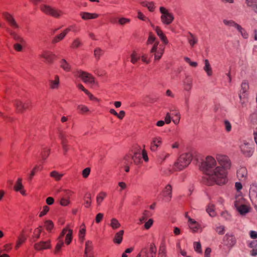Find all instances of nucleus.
<instances>
[{
	"label": "nucleus",
	"instance_id": "69168bd1",
	"mask_svg": "<svg viewBox=\"0 0 257 257\" xmlns=\"http://www.w3.org/2000/svg\"><path fill=\"white\" fill-rule=\"evenodd\" d=\"M138 18L142 20V21H149V19L147 18L146 16H144V15L141 12H138Z\"/></svg>",
	"mask_w": 257,
	"mask_h": 257
},
{
	"label": "nucleus",
	"instance_id": "8fccbe9b",
	"mask_svg": "<svg viewBox=\"0 0 257 257\" xmlns=\"http://www.w3.org/2000/svg\"><path fill=\"white\" fill-rule=\"evenodd\" d=\"M133 163L132 155H128L124 157L123 159V164L125 165H128Z\"/></svg>",
	"mask_w": 257,
	"mask_h": 257
},
{
	"label": "nucleus",
	"instance_id": "f704fd0d",
	"mask_svg": "<svg viewBox=\"0 0 257 257\" xmlns=\"http://www.w3.org/2000/svg\"><path fill=\"white\" fill-rule=\"evenodd\" d=\"M141 5L147 7L150 12H153L155 8L154 3L152 2L144 1L141 3Z\"/></svg>",
	"mask_w": 257,
	"mask_h": 257
},
{
	"label": "nucleus",
	"instance_id": "de8ad7c7",
	"mask_svg": "<svg viewBox=\"0 0 257 257\" xmlns=\"http://www.w3.org/2000/svg\"><path fill=\"white\" fill-rule=\"evenodd\" d=\"M206 211L210 216L213 217L216 215L214 210V206L213 205H209L206 209Z\"/></svg>",
	"mask_w": 257,
	"mask_h": 257
},
{
	"label": "nucleus",
	"instance_id": "1a4fd4ad",
	"mask_svg": "<svg viewBox=\"0 0 257 257\" xmlns=\"http://www.w3.org/2000/svg\"><path fill=\"white\" fill-rule=\"evenodd\" d=\"M3 16L12 28L14 29H19L20 28L14 16L11 14L4 12L3 13Z\"/></svg>",
	"mask_w": 257,
	"mask_h": 257
},
{
	"label": "nucleus",
	"instance_id": "bb28decb",
	"mask_svg": "<svg viewBox=\"0 0 257 257\" xmlns=\"http://www.w3.org/2000/svg\"><path fill=\"white\" fill-rule=\"evenodd\" d=\"M247 170L245 168H241L237 170V176L240 180H244L245 179L247 176Z\"/></svg>",
	"mask_w": 257,
	"mask_h": 257
},
{
	"label": "nucleus",
	"instance_id": "0e129e2a",
	"mask_svg": "<svg viewBox=\"0 0 257 257\" xmlns=\"http://www.w3.org/2000/svg\"><path fill=\"white\" fill-rule=\"evenodd\" d=\"M131 20L127 18H120L118 20V23L121 25H124L126 24L130 23Z\"/></svg>",
	"mask_w": 257,
	"mask_h": 257
},
{
	"label": "nucleus",
	"instance_id": "39448f33",
	"mask_svg": "<svg viewBox=\"0 0 257 257\" xmlns=\"http://www.w3.org/2000/svg\"><path fill=\"white\" fill-rule=\"evenodd\" d=\"M75 76L80 78L85 83L93 84L95 83L94 77L90 73L80 70L74 72Z\"/></svg>",
	"mask_w": 257,
	"mask_h": 257
},
{
	"label": "nucleus",
	"instance_id": "9d476101",
	"mask_svg": "<svg viewBox=\"0 0 257 257\" xmlns=\"http://www.w3.org/2000/svg\"><path fill=\"white\" fill-rule=\"evenodd\" d=\"M249 197L257 211V185L252 184L249 189Z\"/></svg>",
	"mask_w": 257,
	"mask_h": 257
},
{
	"label": "nucleus",
	"instance_id": "864d4df0",
	"mask_svg": "<svg viewBox=\"0 0 257 257\" xmlns=\"http://www.w3.org/2000/svg\"><path fill=\"white\" fill-rule=\"evenodd\" d=\"M70 203V201L68 199L62 197L60 200V204L61 206H66Z\"/></svg>",
	"mask_w": 257,
	"mask_h": 257
},
{
	"label": "nucleus",
	"instance_id": "4d7b16f0",
	"mask_svg": "<svg viewBox=\"0 0 257 257\" xmlns=\"http://www.w3.org/2000/svg\"><path fill=\"white\" fill-rule=\"evenodd\" d=\"M194 248L195 250L199 253L202 252L201 250V245L199 242H194Z\"/></svg>",
	"mask_w": 257,
	"mask_h": 257
},
{
	"label": "nucleus",
	"instance_id": "b1692460",
	"mask_svg": "<svg viewBox=\"0 0 257 257\" xmlns=\"http://www.w3.org/2000/svg\"><path fill=\"white\" fill-rule=\"evenodd\" d=\"M50 247V241H41L35 244V248L37 250L45 249Z\"/></svg>",
	"mask_w": 257,
	"mask_h": 257
},
{
	"label": "nucleus",
	"instance_id": "72a5a7b5",
	"mask_svg": "<svg viewBox=\"0 0 257 257\" xmlns=\"http://www.w3.org/2000/svg\"><path fill=\"white\" fill-rule=\"evenodd\" d=\"M59 138L61 140V144L62 145L63 149L64 151L66 152L68 151V141L66 140V137L65 135L63 134H60L59 135Z\"/></svg>",
	"mask_w": 257,
	"mask_h": 257
},
{
	"label": "nucleus",
	"instance_id": "a878e982",
	"mask_svg": "<svg viewBox=\"0 0 257 257\" xmlns=\"http://www.w3.org/2000/svg\"><path fill=\"white\" fill-rule=\"evenodd\" d=\"M184 88L187 91H190L192 87V79L188 77L183 81Z\"/></svg>",
	"mask_w": 257,
	"mask_h": 257
},
{
	"label": "nucleus",
	"instance_id": "052dcab7",
	"mask_svg": "<svg viewBox=\"0 0 257 257\" xmlns=\"http://www.w3.org/2000/svg\"><path fill=\"white\" fill-rule=\"evenodd\" d=\"M236 204H237L239 206L244 204V200L242 197H238L236 198L234 201V206L235 207L236 205Z\"/></svg>",
	"mask_w": 257,
	"mask_h": 257
},
{
	"label": "nucleus",
	"instance_id": "5fc2aeb1",
	"mask_svg": "<svg viewBox=\"0 0 257 257\" xmlns=\"http://www.w3.org/2000/svg\"><path fill=\"white\" fill-rule=\"evenodd\" d=\"M77 108L81 113H86L89 111V108L84 105H79L77 106Z\"/></svg>",
	"mask_w": 257,
	"mask_h": 257
},
{
	"label": "nucleus",
	"instance_id": "ea45409f",
	"mask_svg": "<svg viewBox=\"0 0 257 257\" xmlns=\"http://www.w3.org/2000/svg\"><path fill=\"white\" fill-rule=\"evenodd\" d=\"M110 226L112 229H116L120 226V224L117 219L115 218H113L110 220Z\"/></svg>",
	"mask_w": 257,
	"mask_h": 257
},
{
	"label": "nucleus",
	"instance_id": "4be33fe9",
	"mask_svg": "<svg viewBox=\"0 0 257 257\" xmlns=\"http://www.w3.org/2000/svg\"><path fill=\"white\" fill-rule=\"evenodd\" d=\"M236 208L241 215H244L250 211V207L243 204L241 205L236 204Z\"/></svg>",
	"mask_w": 257,
	"mask_h": 257
},
{
	"label": "nucleus",
	"instance_id": "c03bdc74",
	"mask_svg": "<svg viewBox=\"0 0 257 257\" xmlns=\"http://www.w3.org/2000/svg\"><path fill=\"white\" fill-rule=\"evenodd\" d=\"M84 200L85 207L87 208L89 207L91 204V195L90 193H87L85 195Z\"/></svg>",
	"mask_w": 257,
	"mask_h": 257
},
{
	"label": "nucleus",
	"instance_id": "79ce46f5",
	"mask_svg": "<svg viewBox=\"0 0 257 257\" xmlns=\"http://www.w3.org/2000/svg\"><path fill=\"white\" fill-rule=\"evenodd\" d=\"M24 186L22 184V179L21 178H18L17 180L15 185L14 186V189L15 191H21L22 189H23Z\"/></svg>",
	"mask_w": 257,
	"mask_h": 257
},
{
	"label": "nucleus",
	"instance_id": "4c0bfd02",
	"mask_svg": "<svg viewBox=\"0 0 257 257\" xmlns=\"http://www.w3.org/2000/svg\"><path fill=\"white\" fill-rule=\"evenodd\" d=\"M86 229L85 224L83 223L80 226V229L79 232V239L81 242H83L84 240L85 235Z\"/></svg>",
	"mask_w": 257,
	"mask_h": 257
},
{
	"label": "nucleus",
	"instance_id": "49530a36",
	"mask_svg": "<svg viewBox=\"0 0 257 257\" xmlns=\"http://www.w3.org/2000/svg\"><path fill=\"white\" fill-rule=\"evenodd\" d=\"M72 233L73 231L72 229H69L68 232L66 235L65 242L67 244H69L72 239Z\"/></svg>",
	"mask_w": 257,
	"mask_h": 257
},
{
	"label": "nucleus",
	"instance_id": "f3484780",
	"mask_svg": "<svg viewBox=\"0 0 257 257\" xmlns=\"http://www.w3.org/2000/svg\"><path fill=\"white\" fill-rule=\"evenodd\" d=\"M60 85V78L58 75H55L54 79L49 80V86L52 89H58Z\"/></svg>",
	"mask_w": 257,
	"mask_h": 257
},
{
	"label": "nucleus",
	"instance_id": "f257e3e1",
	"mask_svg": "<svg viewBox=\"0 0 257 257\" xmlns=\"http://www.w3.org/2000/svg\"><path fill=\"white\" fill-rule=\"evenodd\" d=\"M216 160L212 156H207L200 165V170L206 175V183L211 185L214 183L218 185L224 184L227 182V171L231 166L228 157L225 155H218Z\"/></svg>",
	"mask_w": 257,
	"mask_h": 257
},
{
	"label": "nucleus",
	"instance_id": "c85d7f7f",
	"mask_svg": "<svg viewBox=\"0 0 257 257\" xmlns=\"http://www.w3.org/2000/svg\"><path fill=\"white\" fill-rule=\"evenodd\" d=\"M163 195L166 199L169 200L172 197V186L168 184L167 185L163 192Z\"/></svg>",
	"mask_w": 257,
	"mask_h": 257
},
{
	"label": "nucleus",
	"instance_id": "e433bc0d",
	"mask_svg": "<svg viewBox=\"0 0 257 257\" xmlns=\"http://www.w3.org/2000/svg\"><path fill=\"white\" fill-rule=\"evenodd\" d=\"M158 257H167L166 246L163 243L159 247Z\"/></svg>",
	"mask_w": 257,
	"mask_h": 257
},
{
	"label": "nucleus",
	"instance_id": "cd10ccee",
	"mask_svg": "<svg viewBox=\"0 0 257 257\" xmlns=\"http://www.w3.org/2000/svg\"><path fill=\"white\" fill-rule=\"evenodd\" d=\"M223 23L225 26L229 27H233L235 28L236 30L240 26V25L238 24L235 21L232 20L224 19L223 20Z\"/></svg>",
	"mask_w": 257,
	"mask_h": 257
},
{
	"label": "nucleus",
	"instance_id": "423d86ee",
	"mask_svg": "<svg viewBox=\"0 0 257 257\" xmlns=\"http://www.w3.org/2000/svg\"><path fill=\"white\" fill-rule=\"evenodd\" d=\"M160 11L162 14L161 20L162 22L165 25H170L174 19L173 15L169 13L164 7L160 8Z\"/></svg>",
	"mask_w": 257,
	"mask_h": 257
},
{
	"label": "nucleus",
	"instance_id": "0eeeda50",
	"mask_svg": "<svg viewBox=\"0 0 257 257\" xmlns=\"http://www.w3.org/2000/svg\"><path fill=\"white\" fill-rule=\"evenodd\" d=\"M159 42H156L151 50V53H153L154 55V59L155 61L159 60L164 53V47H159Z\"/></svg>",
	"mask_w": 257,
	"mask_h": 257
},
{
	"label": "nucleus",
	"instance_id": "ddd939ff",
	"mask_svg": "<svg viewBox=\"0 0 257 257\" xmlns=\"http://www.w3.org/2000/svg\"><path fill=\"white\" fill-rule=\"evenodd\" d=\"M40 57L44 58L48 63H52L56 55L52 52L48 50L43 51L40 55Z\"/></svg>",
	"mask_w": 257,
	"mask_h": 257
},
{
	"label": "nucleus",
	"instance_id": "dca6fc26",
	"mask_svg": "<svg viewBox=\"0 0 257 257\" xmlns=\"http://www.w3.org/2000/svg\"><path fill=\"white\" fill-rule=\"evenodd\" d=\"M92 249V242L89 240L85 242L84 257H93Z\"/></svg>",
	"mask_w": 257,
	"mask_h": 257
},
{
	"label": "nucleus",
	"instance_id": "680f3d73",
	"mask_svg": "<svg viewBox=\"0 0 257 257\" xmlns=\"http://www.w3.org/2000/svg\"><path fill=\"white\" fill-rule=\"evenodd\" d=\"M50 150L47 149H44L42 152L41 156L43 160H45L49 155Z\"/></svg>",
	"mask_w": 257,
	"mask_h": 257
},
{
	"label": "nucleus",
	"instance_id": "6e6d98bb",
	"mask_svg": "<svg viewBox=\"0 0 257 257\" xmlns=\"http://www.w3.org/2000/svg\"><path fill=\"white\" fill-rule=\"evenodd\" d=\"M139 59L140 57H138L137 53L134 52L131 55V62L135 64Z\"/></svg>",
	"mask_w": 257,
	"mask_h": 257
},
{
	"label": "nucleus",
	"instance_id": "4468645a",
	"mask_svg": "<svg viewBox=\"0 0 257 257\" xmlns=\"http://www.w3.org/2000/svg\"><path fill=\"white\" fill-rule=\"evenodd\" d=\"M223 242L225 245L232 247L236 243V239L232 234L227 233L224 236Z\"/></svg>",
	"mask_w": 257,
	"mask_h": 257
},
{
	"label": "nucleus",
	"instance_id": "2eb2a0df",
	"mask_svg": "<svg viewBox=\"0 0 257 257\" xmlns=\"http://www.w3.org/2000/svg\"><path fill=\"white\" fill-rule=\"evenodd\" d=\"M14 105L15 106L17 111L19 113H22L26 110L29 105L28 102H23L20 100H15L14 101Z\"/></svg>",
	"mask_w": 257,
	"mask_h": 257
},
{
	"label": "nucleus",
	"instance_id": "774afa93",
	"mask_svg": "<svg viewBox=\"0 0 257 257\" xmlns=\"http://www.w3.org/2000/svg\"><path fill=\"white\" fill-rule=\"evenodd\" d=\"M221 215L226 220H229L231 219V215L227 211L222 212Z\"/></svg>",
	"mask_w": 257,
	"mask_h": 257
},
{
	"label": "nucleus",
	"instance_id": "f03ea898",
	"mask_svg": "<svg viewBox=\"0 0 257 257\" xmlns=\"http://www.w3.org/2000/svg\"><path fill=\"white\" fill-rule=\"evenodd\" d=\"M192 159V155L190 153L181 155L174 164L175 169L178 171L183 170L189 165Z\"/></svg>",
	"mask_w": 257,
	"mask_h": 257
},
{
	"label": "nucleus",
	"instance_id": "6e6552de",
	"mask_svg": "<svg viewBox=\"0 0 257 257\" xmlns=\"http://www.w3.org/2000/svg\"><path fill=\"white\" fill-rule=\"evenodd\" d=\"M157 252V247L154 243H151L149 248H143L141 253L146 257H155Z\"/></svg>",
	"mask_w": 257,
	"mask_h": 257
},
{
	"label": "nucleus",
	"instance_id": "c9c22d12",
	"mask_svg": "<svg viewBox=\"0 0 257 257\" xmlns=\"http://www.w3.org/2000/svg\"><path fill=\"white\" fill-rule=\"evenodd\" d=\"M107 193L105 192H100L96 196V203L98 205H100L104 198L106 197Z\"/></svg>",
	"mask_w": 257,
	"mask_h": 257
},
{
	"label": "nucleus",
	"instance_id": "a18cd8bd",
	"mask_svg": "<svg viewBox=\"0 0 257 257\" xmlns=\"http://www.w3.org/2000/svg\"><path fill=\"white\" fill-rule=\"evenodd\" d=\"M26 239V237L24 236L23 234V232L21 234V236L19 237L18 240L17 242V244L16 245V249H18L20 245L24 243Z\"/></svg>",
	"mask_w": 257,
	"mask_h": 257
},
{
	"label": "nucleus",
	"instance_id": "a211bd4d",
	"mask_svg": "<svg viewBox=\"0 0 257 257\" xmlns=\"http://www.w3.org/2000/svg\"><path fill=\"white\" fill-rule=\"evenodd\" d=\"M70 31V29H65L61 33L53 38L52 43L55 44L62 40Z\"/></svg>",
	"mask_w": 257,
	"mask_h": 257
},
{
	"label": "nucleus",
	"instance_id": "393cba45",
	"mask_svg": "<svg viewBox=\"0 0 257 257\" xmlns=\"http://www.w3.org/2000/svg\"><path fill=\"white\" fill-rule=\"evenodd\" d=\"M187 40L191 47H193L198 42L197 37L190 32L188 33Z\"/></svg>",
	"mask_w": 257,
	"mask_h": 257
},
{
	"label": "nucleus",
	"instance_id": "5701e85b",
	"mask_svg": "<svg viewBox=\"0 0 257 257\" xmlns=\"http://www.w3.org/2000/svg\"><path fill=\"white\" fill-rule=\"evenodd\" d=\"M80 16L83 20H88L90 19H96L99 15L96 13H90L88 12H82L80 13Z\"/></svg>",
	"mask_w": 257,
	"mask_h": 257
},
{
	"label": "nucleus",
	"instance_id": "2f4dec72",
	"mask_svg": "<svg viewBox=\"0 0 257 257\" xmlns=\"http://www.w3.org/2000/svg\"><path fill=\"white\" fill-rule=\"evenodd\" d=\"M60 65L61 68L66 72H69L71 70V66L65 59H62L60 62Z\"/></svg>",
	"mask_w": 257,
	"mask_h": 257
},
{
	"label": "nucleus",
	"instance_id": "f8f14e48",
	"mask_svg": "<svg viewBox=\"0 0 257 257\" xmlns=\"http://www.w3.org/2000/svg\"><path fill=\"white\" fill-rule=\"evenodd\" d=\"M240 148L241 152L245 156L250 157L252 155L253 153L252 149L250 147V145L246 141L243 142L240 145Z\"/></svg>",
	"mask_w": 257,
	"mask_h": 257
},
{
	"label": "nucleus",
	"instance_id": "9b49d317",
	"mask_svg": "<svg viewBox=\"0 0 257 257\" xmlns=\"http://www.w3.org/2000/svg\"><path fill=\"white\" fill-rule=\"evenodd\" d=\"M249 86L248 83L245 82L243 81L242 82L241 85V90H240V93L239 95V98L240 100V102L242 104V105H243L246 102V94L245 92L247 91L248 89Z\"/></svg>",
	"mask_w": 257,
	"mask_h": 257
},
{
	"label": "nucleus",
	"instance_id": "aec40b11",
	"mask_svg": "<svg viewBox=\"0 0 257 257\" xmlns=\"http://www.w3.org/2000/svg\"><path fill=\"white\" fill-rule=\"evenodd\" d=\"M244 4L246 8L257 14V0H245Z\"/></svg>",
	"mask_w": 257,
	"mask_h": 257
},
{
	"label": "nucleus",
	"instance_id": "6ab92c4d",
	"mask_svg": "<svg viewBox=\"0 0 257 257\" xmlns=\"http://www.w3.org/2000/svg\"><path fill=\"white\" fill-rule=\"evenodd\" d=\"M162 143V139L161 137H157L153 139L151 149L152 151H156L157 148L160 146Z\"/></svg>",
	"mask_w": 257,
	"mask_h": 257
},
{
	"label": "nucleus",
	"instance_id": "bf43d9fd",
	"mask_svg": "<svg viewBox=\"0 0 257 257\" xmlns=\"http://www.w3.org/2000/svg\"><path fill=\"white\" fill-rule=\"evenodd\" d=\"M81 45V42L80 40L78 38H76L73 41L72 44V47L73 48H76L79 47Z\"/></svg>",
	"mask_w": 257,
	"mask_h": 257
},
{
	"label": "nucleus",
	"instance_id": "c756f323",
	"mask_svg": "<svg viewBox=\"0 0 257 257\" xmlns=\"http://www.w3.org/2000/svg\"><path fill=\"white\" fill-rule=\"evenodd\" d=\"M170 156V154L165 151L161 152L158 157V161L160 164H162L167 158Z\"/></svg>",
	"mask_w": 257,
	"mask_h": 257
},
{
	"label": "nucleus",
	"instance_id": "e2e57ef3",
	"mask_svg": "<svg viewBox=\"0 0 257 257\" xmlns=\"http://www.w3.org/2000/svg\"><path fill=\"white\" fill-rule=\"evenodd\" d=\"M156 38L152 33H150L147 41V44H151L153 43L154 42L155 43L156 42Z\"/></svg>",
	"mask_w": 257,
	"mask_h": 257
},
{
	"label": "nucleus",
	"instance_id": "13d9d810",
	"mask_svg": "<svg viewBox=\"0 0 257 257\" xmlns=\"http://www.w3.org/2000/svg\"><path fill=\"white\" fill-rule=\"evenodd\" d=\"M216 231L219 234H223L225 232V227L223 225H220L216 227Z\"/></svg>",
	"mask_w": 257,
	"mask_h": 257
},
{
	"label": "nucleus",
	"instance_id": "37998d69",
	"mask_svg": "<svg viewBox=\"0 0 257 257\" xmlns=\"http://www.w3.org/2000/svg\"><path fill=\"white\" fill-rule=\"evenodd\" d=\"M238 32L241 35L242 37L245 39H246L248 38V34L246 32V31L242 28L241 26L239 27V28L237 29Z\"/></svg>",
	"mask_w": 257,
	"mask_h": 257
},
{
	"label": "nucleus",
	"instance_id": "58836bf2",
	"mask_svg": "<svg viewBox=\"0 0 257 257\" xmlns=\"http://www.w3.org/2000/svg\"><path fill=\"white\" fill-rule=\"evenodd\" d=\"M133 162L135 164H139L142 160V155L140 153H136L133 156H132Z\"/></svg>",
	"mask_w": 257,
	"mask_h": 257
},
{
	"label": "nucleus",
	"instance_id": "7ed1b4c3",
	"mask_svg": "<svg viewBox=\"0 0 257 257\" xmlns=\"http://www.w3.org/2000/svg\"><path fill=\"white\" fill-rule=\"evenodd\" d=\"M40 8L41 11L46 15L51 16L55 18H59L63 14L61 10L47 5H42Z\"/></svg>",
	"mask_w": 257,
	"mask_h": 257
},
{
	"label": "nucleus",
	"instance_id": "473e14b6",
	"mask_svg": "<svg viewBox=\"0 0 257 257\" xmlns=\"http://www.w3.org/2000/svg\"><path fill=\"white\" fill-rule=\"evenodd\" d=\"M124 231L123 230H121L117 232L114 236V238L113 239V241L117 244H120L122 240V236L123 234Z\"/></svg>",
	"mask_w": 257,
	"mask_h": 257
},
{
	"label": "nucleus",
	"instance_id": "20e7f679",
	"mask_svg": "<svg viewBox=\"0 0 257 257\" xmlns=\"http://www.w3.org/2000/svg\"><path fill=\"white\" fill-rule=\"evenodd\" d=\"M10 35L17 42L14 45V49L17 51L21 52L23 49V46L26 44V40L22 36L14 31H11Z\"/></svg>",
	"mask_w": 257,
	"mask_h": 257
},
{
	"label": "nucleus",
	"instance_id": "412c9836",
	"mask_svg": "<svg viewBox=\"0 0 257 257\" xmlns=\"http://www.w3.org/2000/svg\"><path fill=\"white\" fill-rule=\"evenodd\" d=\"M189 226L193 232H196L201 228L199 223L191 218H189Z\"/></svg>",
	"mask_w": 257,
	"mask_h": 257
},
{
	"label": "nucleus",
	"instance_id": "09e8293b",
	"mask_svg": "<svg viewBox=\"0 0 257 257\" xmlns=\"http://www.w3.org/2000/svg\"><path fill=\"white\" fill-rule=\"evenodd\" d=\"M103 54V51L102 49L99 48H97L94 50V55L95 58L98 60L100 56Z\"/></svg>",
	"mask_w": 257,
	"mask_h": 257
},
{
	"label": "nucleus",
	"instance_id": "a19ab883",
	"mask_svg": "<svg viewBox=\"0 0 257 257\" xmlns=\"http://www.w3.org/2000/svg\"><path fill=\"white\" fill-rule=\"evenodd\" d=\"M50 176L56 181H59L63 176V174H60L56 171H53L50 173Z\"/></svg>",
	"mask_w": 257,
	"mask_h": 257
},
{
	"label": "nucleus",
	"instance_id": "603ef678",
	"mask_svg": "<svg viewBox=\"0 0 257 257\" xmlns=\"http://www.w3.org/2000/svg\"><path fill=\"white\" fill-rule=\"evenodd\" d=\"M224 125L226 132H229L231 131L232 126L230 122L228 120L224 121Z\"/></svg>",
	"mask_w": 257,
	"mask_h": 257
},
{
	"label": "nucleus",
	"instance_id": "7c9ffc66",
	"mask_svg": "<svg viewBox=\"0 0 257 257\" xmlns=\"http://www.w3.org/2000/svg\"><path fill=\"white\" fill-rule=\"evenodd\" d=\"M205 66L203 68L204 70L206 72L207 75L210 76L212 75V70L209 61L207 59L204 60Z\"/></svg>",
	"mask_w": 257,
	"mask_h": 257
},
{
	"label": "nucleus",
	"instance_id": "338daca9",
	"mask_svg": "<svg viewBox=\"0 0 257 257\" xmlns=\"http://www.w3.org/2000/svg\"><path fill=\"white\" fill-rule=\"evenodd\" d=\"M90 173V168H86L85 169H84L82 171V176L84 178H87Z\"/></svg>",
	"mask_w": 257,
	"mask_h": 257
},
{
	"label": "nucleus",
	"instance_id": "3c124183",
	"mask_svg": "<svg viewBox=\"0 0 257 257\" xmlns=\"http://www.w3.org/2000/svg\"><path fill=\"white\" fill-rule=\"evenodd\" d=\"M45 227L48 231H50L54 227V224L52 221L47 220L45 222Z\"/></svg>",
	"mask_w": 257,
	"mask_h": 257
}]
</instances>
